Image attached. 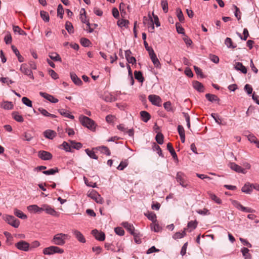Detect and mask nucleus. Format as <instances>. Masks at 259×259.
Segmentation results:
<instances>
[{
  "mask_svg": "<svg viewBox=\"0 0 259 259\" xmlns=\"http://www.w3.org/2000/svg\"><path fill=\"white\" fill-rule=\"evenodd\" d=\"M68 235L59 233L55 235L53 239L52 242L57 245H63L65 243V240L67 239Z\"/></svg>",
  "mask_w": 259,
  "mask_h": 259,
  "instance_id": "1",
  "label": "nucleus"
},
{
  "mask_svg": "<svg viewBox=\"0 0 259 259\" xmlns=\"http://www.w3.org/2000/svg\"><path fill=\"white\" fill-rule=\"evenodd\" d=\"M79 120L82 125L88 127L89 129L93 130L95 128V122L91 118L85 116H81L79 117Z\"/></svg>",
  "mask_w": 259,
  "mask_h": 259,
  "instance_id": "2",
  "label": "nucleus"
},
{
  "mask_svg": "<svg viewBox=\"0 0 259 259\" xmlns=\"http://www.w3.org/2000/svg\"><path fill=\"white\" fill-rule=\"evenodd\" d=\"M63 252V249L56 246H51L44 248L43 250V253L45 255H52L56 253H62Z\"/></svg>",
  "mask_w": 259,
  "mask_h": 259,
  "instance_id": "3",
  "label": "nucleus"
},
{
  "mask_svg": "<svg viewBox=\"0 0 259 259\" xmlns=\"http://www.w3.org/2000/svg\"><path fill=\"white\" fill-rule=\"evenodd\" d=\"M3 218L6 222L14 228H17L19 227L20 221L14 216L7 214L4 215Z\"/></svg>",
  "mask_w": 259,
  "mask_h": 259,
  "instance_id": "4",
  "label": "nucleus"
},
{
  "mask_svg": "<svg viewBox=\"0 0 259 259\" xmlns=\"http://www.w3.org/2000/svg\"><path fill=\"white\" fill-rule=\"evenodd\" d=\"M186 176L181 171L177 172L176 179L177 181L183 187H187L188 184L186 181Z\"/></svg>",
  "mask_w": 259,
  "mask_h": 259,
  "instance_id": "5",
  "label": "nucleus"
},
{
  "mask_svg": "<svg viewBox=\"0 0 259 259\" xmlns=\"http://www.w3.org/2000/svg\"><path fill=\"white\" fill-rule=\"evenodd\" d=\"M233 205L237 209L246 212H254L255 210L251 208L243 206L240 202L236 200L232 201Z\"/></svg>",
  "mask_w": 259,
  "mask_h": 259,
  "instance_id": "6",
  "label": "nucleus"
},
{
  "mask_svg": "<svg viewBox=\"0 0 259 259\" xmlns=\"http://www.w3.org/2000/svg\"><path fill=\"white\" fill-rule=\"evenodd\" d=\"M149 100L152 104L155 106H160L161 105L162 100L160 97L156 95H150L148 96Z\"/></svg>",
  "mask_w": 259,
  "mask_h": 259,
  "instance_id": "7",
  "label": "nucleus"
},
{
  "mask_svg": "<svg viewBox=\"0 0 259 259\" xmlns=\"http://www.w3.org/2000/svg\"><path fill=\"white\" fill-rule=\"evenodd\" d=\"M45 211L48 214L53 216H58V212L51 206L48 204H43L42 205V211Z\"/></svg>",
  "mask_w": 259,
  "mask_h": 259,
  "instance_id": "8",
  "label": "nucleus"
},
{
  "mask_svg": "<svg viewBox=\"0 0 259 259\" xmlns=\"http://www.w3.org/2000/svg\"><path fill=\"white\" fill-rule=\"evenodd\" d=\"M149 56L155 67L157 68H160V62L157 58V56L152 49H151V50L149 51Z\"/></svg>",
  "mask_w": 259,
  "mask_h": 259,
  "instance_id": "9",
  "label": "nucleus"
},
{
  "mask_svg": "<svg viewBox=\"0 0 259 259\" xmlns=\"http://www.w3.org/2000/svg\"><path fill=\"white\" fill-rule=\"evenodd\" d=\"M38 156L39 158L44 160H50L52 158V155L51 153L43 150L38 151Z\"/></svg>",
  "mask_w": 259,
  "mask_h": 259,
  "instance_id": "10",
  "label": "nucleus"
},
{
  "mask_svg": "<svg viewBox=\"0 0 259 259\" xmlns=\"http://www.w3.org/2000/svg\"><path fill=\"white\" fill-rule=\"evenodd\" d=\"M229 167L231 169L237 172L243 174H245L246 173V171L245 169L242 168L240 166L238 165L234 162H231L229 164Z\"/></svg>",
  "mask_w": 259,
  "mask_h": 259,
  "instance_id": "11",
  "label": "nucleus"
},
{
  "mask_svg": "<svg viewBox=\"0 0 259 259\" xmlns=\"http://www.w3.org/2000/svg\"><path fill=\"white\" fill-rule=\"evenodd\" d=\"M16 246L19 250L27 251L29 250V244L25 241H20L16 244Z\"/></svg>",
  "mask_w": 259,
  "mask_h": 259,
  "instance_id": "12",
  "label": "nucleus"
},
{
  "mask_svg": "<svg viewBox=\"0 0 259 259\" xmlns=\"http://www.w3.org/2000/svg\"><path fill=\"white\" fill-rule=\"evenodd\" d=\"M20 70L24 74L29 76L31 78H33L32 72L31 69L28 68L26 64H22Z\"/></svg>",
  "mask_w": 259,
  "mask_h": 259,
  "instance_id": "13",
  "label": "nucleus"
},
{
  "mask_svg": "<svg viewBox=\"0 0 259 259\" xmlns=\"http://www.w3.org/2000/svg\"><path fill=\"white\" fill-rule=\"evenodd\" d=\"M92 234L95 238L99 241H103L105 240V235L102 232H99L97 230L94 229L92 230Z\"/></svg>",
  "mask_w": 259,
  "mask_h": 259,
  "instance_id": "14",
  "label": "nucleus"
},
{
  "mask_svg": "<svg viewBox=\"0 0 259 259\" xmlns=\"http://www.w3.org/2000/svg\"><path fill=\"white\" fill-rule=\"evenodd\" d=\"M39 95L52 103H56L58 102V100L57 99L54 98L53 96L47 93L40 92H39Z\"/></svg>",
  "mask_w": 259,
  "mask_h": 259,
  "instance_id": "15",
  "label": "nucleus"
},
{
  "mask_svg": "<svg viewBox=\"0 0 259 259\" xmlns=\"http://www.w3.org/2000/svg\"><path fill=\"white\" fill-rule=\"evenodd\" d=\"M253 184L249 183H246L242 188V192L250 194L252 191Z\"/></svg>",
  "mask_w": 259,
  "mask_h": 259,
  "instance_id": "16",
  "label": "nucleus"
},
{
  "mask_svg": "<svg viewBox=\"0 0 259 259\" xmlns=\"http://www.w3.org/2000/svg\"><path fill=\"white\" fill-rule=\"evenodd\" d=\"M131 54H132V52L130 50H126L125 51V58L127 60V62L129 63L134 64L136 63V60L135 57L131 56Z\"/></svg>",
  "mask_w": 259,
  "mask_h": 259,
  "instance_id": "17",
  "label": "nucleus"
},
{
  "mask_svg": "<svg viewBox=\"0 0 259 259\" xmlns=\"http://www.w3.org/2000/svg\"><path fill=\"white\" fill-rule=\"evenodd\" d=\"M73 233L76 238L79 242L82 243H84L85 242V239L80 232L78 231V230H74L73 231Z\"/></svg>",
  "mask_w": 259,
  "mask_h": 259,
  "instance_id": "18",
  "label": "nucleus"
},
{
  "mask_svg": "<svg viewBox=\"0 0 259 259\" xmlns=\"http://www.w3.org/2000/svg\"><path fill=\"white\" fill-rule=\"evenodd\" d=\"M44 136L48 139H53L56 136V133L51 130H46L44 132Z\"/></svg>",
  "mask_w": 259,
  "mask_h": 259,
  "instance_id": "19",
  "label": "nucleus"
},
{
  "mask_svg": "<svg viewBox=\"0 0 259 259\" xmlns=\"http://www.w3.org/2000/svg\"><path fill=\"white\" fill-rule=\"evenodd\" d=\"M235 68L236 70L240 71L244 74H246L247 71L246 68L240 62H237L235 63Z\"/></svg>",
  "mask_w": 259,
  "mask_h": 259,
  "instance_id": "20",
  "label": "nucleus"
},
{
  "mask_svg": "<svg viewBox=\"0 0 259 259\" xmlns=\"http://www.w3.org/2000/svg\"><path fill=\"white\" fill-rule=\"evenodd\" d=\"M28 210L30 212H34L35 213H40L42 212V206L38 207L37 205H31L27 207Z\"/></svg>",
  "mask_w": 259,
  "mask_h": 259,
  "instance_id": "21",
  "label": "nucleus"
},
{
  "mask_svg": "<svg viewBox=\"0 0 259 259\" xmlns=\"http://www.w3.org/2000/svg\"><path fill=\"white\" fill-rule=\"evenodd\" d=\"M70 77L72 80V81L77 85H80L82 84V81L81 79L77 77V76L74 73H70Z\"/></svg>",
  "mask_w": 259,
  "mask_h": 259,
  "instance_id": "22",
  "label": "nucleus"
},
{
  "mask_svg": "<svg viewBox=\"0 0 259 259\" xmlns=\"http://www.w3.org/2000/svg\"><path fill=\"white\" fill-rule=\"evenodd\" d=\"M140 115L142 120L145 122H147L151 118L150 114L145 111H141Z\"/></svg>",
  "mask_w": 259,
  "mask_h": 259,
  "instance_id": "23",
  "label": "nucleus"
},
{
  "mask_svg": "<svg viewBox=\"0 0 259 259\" xmlns=\"http://www.w3.org/2000/svg\"><path fill=\"white\" fill-rule=\"evenodd\" d=\"M122 226L127 230L129 232L133 234L135 233V228L132 224L128 223V222H123L122 224Z\"/></svg>",
  "mask_w": 259,
  "mask_h": 259,
  "instance_id": "24",
  "label": "nucleus"
},
{
  "mask_svg": "<svg viewBox=\"0 0 259 259\" xmlns=\"http://www.w3.org/2000/svg\"><path fill=\"white\" fill-rule=\"evenodd\" d=\"M14 214L17 217L21 219H26L27 217L26 214H25L21 210H19L17 208H15L14 210Z\"/></svg>",
  "mask_w": 259,
  "mask_h": 259,
  "instance_id": "25",
  "label": "nucleus"
},
{
  "mask_svg": "<svg viewBox=\"0 0 259 259\" xmlns=\"http://www.w3.org/2000/svg\"><path fill=\"white\" fill-rule=\"evenodd\" d=\"M193 87L200 92L204 91V87L203 84L198 81H195L193 83Z\"/></svg>",
  "mask_w": 259,
  "mask_h": 259,
  "instance_id": "26",
  "label": "nucleus"
},
{
  "mask_svg": "<svg viewBox=\"0 0 259 259\" xmlns=\"http://www.w3.org/2000/svg\"><path fill=\"white\" fill-rule=\"evenodd\" d=\"M13 104L11 102L5 101L1 103V107L6 110H10L13 108Z\"/></svg>",
  "mask_w": 259,
  "mask_h": 259,
  "instance_id": "27",
  "label": "nucleus"
},
{
  "mask_svg": "<svg viewBox=\"0 0 259 259\" xmlns=\"http://www.w3.org/2000/svg\"><path fill=\"white\" fill-rule=\"evenodd\" d=\"M167 149L168 150V151H169V152L170 153L171 156H172V157L174 158V159H176L178 160V157H177V154L172 147V145L171 143H168L167 144Z\"/></svg>",
  "mask_w": 259,
  "mask_h": 259,
  "instance_id": "28",
  "label": "nucleus"
},
{
  "mask_svg": "<svg viewBox=\"0 0 259 259\" xmlns=\"http://www.w3.org/2000/svg\"><path fill=\"white\" fill-rule=\"evenodd\" d=\"M207 194L209 198L217 203L221 204L222 203L221 200L219 197H218L215 194H213L210 192H208Z\"/></svg>",
  "mask_w": 259,
  "mask_h": 259,
  "instance_id": "29",
  "label": "nucleus"
},
{
  "mask_svg": "<svg viewBox=\"0 0 259 259\" xmlns=\"http://www.w3.org/2000/svg\"><path fill=\"white\" fill-rule=\"evenodd\" d=\"M12 116L13 118L18 122H22L24 121V119L22 115H20L17 112H13Z\"/></svg>",
  "mask_w": 259,
  "mask_h": 259,
  "instance_id": "30",
  "label": "nucleus"
},
{
  "mask_svg": "<svg viewBox=\"0 0 259 259\" xmlns=\"http://www.w3.org/2000/svg\"><path fill=\"white\" fill-rule=\"evenodd\" d=\"M198 222L196 221H191L188 223L187 229H190L189 232H191L197 226Z\"/></svg>",
  "mask_w": 259,
  "mask_h": 259,
  "instance_id": "31",
  "label": "nucleus"
},
{
  "mask_svg": "<svg viewBox=\"0 0 259 259\" xmlns=\"http://www.w3.org/2000/svg\"><path fill=\"white\" fill-rule=\"evenodd\" d=\"M249 249L246 247H243L241 249V252L245 259H251V256L249 253Z\"/></svg>",
  "mask_w": 259,
  "mask_h": 259,
  "instance_id": "32",
  "label": "nucleus"
},
{
  "mask_svg": "<svg viewBox=\"0 0 259 259\" xmlns=\"http://www.w3.org/2000/svg\"><path fill=\"white\" fill-rule=\"evenodd\" d=\"M135 77L139 82H143L144 81V77L141 72L135 71L134 72Z\"/></svg>",
  "mask_w": 259,
  "mask_h": 259,
  "instance_id": "33",
  "label": "nucleus"
},
{
  "mask_svg": "<svg viewBox=\"0 0 259 259\" xmlns=\"http://www.w3.org/2000/svg\"><path fill=\"white\" fill-rule=\"evenodd\" d=\"M80 19L81 21L83 23H87L88 22L87 21L85 11L84 9H82L80 12Z\"/></svg>",
  "mask_w": 259,
  "mask_h": 259,
  "instance_id": "34",
  "label": "nucleus"
},
{
  "mask_svg": "<svg viewBox=\"0 0 259 259\" xmlns=\"http://www.w3.org/2000/svg\"><path fill=\"white\" fill-rule=\"evenodd\" d=\"M65 28L69 33L71 34L74 32L73 27L72 23L69 21H67L65 23Z\"/></svg>",
  "mask_w": 259,
  "mask_h": 259,
  "instance_id": "35",
  "label": "nucleus"
},
{
  "mask_svg": "<svg viewBox=\"0 0 259 259\" xmlns=\"http://www.w3.org/2000/svg\"><path fill=\"white\" fill-rule=\"evenodd\" d=\"M164 109L168 112H174V109L171 106V104L169 101L166 102L163 104Z\"/></svg>",
  "mask_w": 259,
  "mask_h": 259,
  "instance_id": "36",
  "label": "nucleus"
},
{
  "mask_svg": "<svg viewBox=\"0 0 259 259\" xmlns=\"http://www.w3.org/2000/svg\"><path fill=\"white\" fill-rule=\"evenodd\" d=\"M225 44L229 48L234 49L236 47V45H233L232 39L229 37H227L226 38Z\"/></svg>",
  "mask_w": 259,
  "mask_h": 259,
  "instance_id": "37",
  "label": "nucleus"
},
{
  "mask_svg": "<svg viewBox=\"0 0 259 259\" xmlns=\"http://www.w3.org/2000/svg\"><path fill=\"white\" fill-rule=\"evenodd\" d=\"M206 98L210 102H214L219 100L218 97L213 94H206L205 95Z\"/></svg>",
  "mask_w": 259,
  "mask_h": 259,
  "instance_id": "38",
  "label": "nucleus"
},
{
  "mask_svg": "<svg viewBox=\"0 0 259 259\" xmlns=\"http://www.w3.org/2000/svg\"><path fill=\"white\" fill-rule=\"evenodd\" d=\"M148 219L151 221L153 223L156 222V215L154 212H151L145 214Z\"/></svg>",
  "mask_w": 259,
  "mask_h": 259,
  "instance_id": "39",
  "label": "nucleus"
},
{
  "mask_svg": "<svg viewBox=\"0 0 259 259\" xmlns=\"http://www.w3.org/2000/svg\"><path fill=\"white\" fill-rule=\"evenodd\" d=\"M59 112L62 115L66 117H68L70 119H73L74 118V116L70 115L69 113H68L66 111H65L63 109H59Z\"/></svg>",
  "mask_w": 259,
  "mask_h": 259,
  "instance_id": "40",
  "label": "nucleus"
},
{
  "mask_svg": "<svg viewBox=\"0 0 259 259\" xmlns=\"http://www.w3.org/2000/svg\"><path fill=\"white\" fill-rule=\"evenodd\" d=\"M13 29L14 32L18 33L20 35H25L26 34V32L22 30L19 26H14L13 27Z\"/></svg>",
  "mask_w": 259,
  "mask_h": 259,
  "instance_id": "41",
  "label": "nucleus"
},
{
  "mask_svg": "<svg viewBox=\"0 0 259 259\" xmlns=\"http://www.w3.org/2000/svg\"><path fill=\"white\" fill-rule=\"evenodd\" d=\"M58 171H59L58 168L56 167L55 168H51L48 170L43 171L42 172H43V174H44L46 175H54L55 173L58 172Z\"/></svg>",
  "mask_w": 259,
  "mask_h": 259,
  "instance_id": "42",
  "label": "nucleus"
},
{
  "mask_svg": "<svg viewBox=\"0 0 259 259\" xmlns=\"http://www.w3.org/2000/svg\"><path fill=\"white\" fill-rule=\"evenodd\" d=\"M156 141L159 144H162L163 143V136L161 133H158L155 137Z\"/></svg>",
  "mask_w": 259,
  "mask_h": 259,
  "instance_id": "43",
  "label": "nucleus"
},
{
  "mask_svg": "<svg viewBox=\"0 0 259 259\" xmlns=\"http://www.w3.org/2000/svg\"><path fill=\"white\" fill-rule=\"evenodd\" d=\"M176 12L177 17L179 21L181 22H183L184 21V17L181 10L180 9H177L176 10Z\"/></svg>",
  "mask_w": 259,
  "mask_h": 259,
  "instance_id": "44",
  "label": "nucleus"
},
{
  "mask_svg": "<svg viewBox=\"0 0 259 259\" xmlns=\"http://www.w3.org/2000/svg\"><path fill=\"white\" fill-rule=\"evenodd\" d=\"M151 229L153 230L154 232H158L161 230V227L155 223H153L151 225Z\"/></svg>",
  "mask_w": 259,
  "mask_h": 259,
  "instance_id": "45",
  "label": "nucleus"
},
{
  "mask_svg": "<svg viewBox=\"0 0 259 259\" xmlns=\"http://www.w3.org/2000/svg\"><path fill=\"white\" fill-rule=\"evenodd\" d=\"M128 23H129V21L128 20H124V19L119 20L117 21V25L120 27H122L123 26L126 27Z\"/></svg>",
  "mask_w": 259,
  "mask_h": 259,
  "instance_id": "46",
  "label": "nucleus"
},
{
  "mask_svg": "<svg viewBox=\"0 0 259 259\" xmlns=\"http://www.w3.org/2000/svg\"><path fill=\"white\" fill-rule=\"evenodd\" d=\"M40 16L41 18L46 22H49L50 20L49 14L47 12L41 11H40Z\"/></svg>",
  "mask_w": 259,
  "mask_h": 259,
  "instance_id": "47",
  "label": "nucleus"
},
{
  "mask_svg": "<svg viewBox=\"0 0 259 259\" xmlns=\"http://www.w3.org/2000/svg\"><path fill=\"white\" fill-rule=\"evenodd\" d=\"M63 14L64 9L63 6H62V5L59 4L57 8V15L62 19L63 18Z\"/></svg>",
  "mask_w": 259,
  "mask_h": 259,
  "instance_id": "48",
  "label": "nucleus"
},
{
  "mask_svg": "<svg viewBox=\"0 0 259 259\" xmlns=\"http://www.w3.org/2000/svg\"><path fill=\"white\" fill-rule=\"evenodd\" d=\"M49 57H50V58L52 60H53L54 61H61V59L60 57V56L56 53H51L50 55H49Z\"/></svg>",
  "mask_w": 259,
  "mask_h": 259,
  "instance_id": "49",
  "label": "nucleus"
},
{
  "mask_svg": "<svg viewBox=\"0 0 259 259\" xmlns=\"http://www.w3.org/2000/svg\"><path fill=\"white\" fill-rule=\"evenodd\" d=\"M22 102L24 104L28 107H31L32 106V102L27 97H23Z\"/></svg>",
  "mask_w": 259,
  "mask_h": 259,
  "instance_id": "50",
  "label": "nucleus"
},
{
  "mask_svg": "<svg viewBox=\"0 0 259 259\" xmlns=\"http://www.w3.org/2000/svg\"><path fill=\"white\" fill-rule=\"evenodd\" d=\"M80 44L84 47H89L91 42L89 39L85 38H81L80 39Z\"/></svg>",
  "mask_w": 259,
  "mask_h": 259,
  "instance_id": "51",
  "label": "nucleus"
},
{
  "mask_svg": "<svg viewBox=\"0 0 259 259\" xmlns=\"http://www.w3.org/2000/svg\"><path fill=\"white\" fill-rule=\"evenodd\" d=\"M128 165L127 160L122 161L120 162L119 165L117 167V169L120 170H122Z\"/></svg>",
  "mask_w": 259,
  "mask_h": 259,
  "instance_id": "52",
  "label": "nucleus"
},
{
  "mask_svg": "<svg viewBox=\"0 0 259 259\" xmlns=\"http://www.w3.org/2000/svg\"><path fill=\"white\" fill-rule=\"evenodd\" d=\"M161 5L163 11L167 13L168 11V3L166 0H161Z\"/></svg>",
  "mask_w": 259,
  "mask_h": 259,
  "instance_id": "53",
  "label": "nucleus"
},
{
  "mask_svg": "<svg viewBox=\"0 0 259 259\" xmlns=\"http://www.w3.org/2000/svg\"><path fill=\"white\" fill-rule=\"evenodd\" d=\"M70 142L71 146L74 149H79L82 147V144L79 142H75L73 141H70Z\"/></svg>",
  "mask_w": 259,
  "mask_h": 259,
  "instance_id": "54",
  "label": "nucleus"
},
{
  "mask_svg": "<svg viewBox=\"0 0 259 259\" xmlns=\"http://www.w3.org/2000/svg\"><path fill=\"white\" fill-rule=\"evenodd\" d=\"M85 152L87 154L92 158L97 159L98 158V157L95 154V152L93 151H91L89 150L88 149L85 150Z\"/></svg>",
  "mask_w": 259,
  "mask_h": 259,
  "instance_id": "55",
  "label": "nucleus"
},
{
  "mask_svg": "<svg viewBox=\"0 0 259 259\" xmlns=\"http://www.w3.org/2000/svg\"><path fill=\"white\" fill-rule=\"evenodd\" d=\"M211 116L215 120V122L219 124H222V119L220 116L216 113H212Z\"/></svg>",
  "mask_w": 259,
  "mask_h": 259,
  "instance_id": "56",
  "label": "nucleus"
},
{
  "mask_svg": "<svg viewBox=\"0 0 259 259\" xmlns=\"http://www.w3.org/2000/svg\"><path fill=\"white\" fill-rule=\"evenodd\" d=\"M100 149H101V151L107 155H110V151L109 149L105 146H102L100 147Z\"/></svg>",
  "mask_w": 259,
  "mask_h": 259,
  "instance_id": "57",
  "label": "nucleus"
},
{
  "mask_svg": "<svg viewBox=\"0 0 259 259\" xmlns=\"http://www.w3.org/2000/svg\"><path fill=\"white\" fill-rule=\"evenodd\" d=\"M61 146L63 149L67 152L71 151V146L69 145L66 142H64Z\"/></svg>",
  "mask_w": 259,
  "mask_h": 259,
  "instance_id": "58",
  "label": "nucleus"
},
{
  "mask_svg": "<svg viewBox=\"0 0 259 259\" xmlns=\"http://www.w3.org/2000/svg\"><path fill=\"white\" fill-rule=\"evenodd\" d=\"M177 31L179 33L184 34V29L182 27V26L179 23H177L176 24Z\"/></svg>",
  "mask_w": 259,
  "mask_h": 259,
  "instance_id": "59",
  "label": "nucleus"
},
{
  "mask_svg": "<svg viewBox=\"0 0 259 259\" xmlns=\"http://www.w3.org/2000/svg\"><path fill=\"white\" fill-rule=\"evenodd\" d=\"M243 34L244 35L243 37H242L240 34H239V36L240 37L241 39L246 40L247 39V38L249 36V33L248 31V30L246 28H244L243 30Z\"/></svg>",
  "mask_w": 259,
  "mask_h": 259,
  "instance_id": "60",
  "label": "nucleus"
},
{
  "mask_svg": "<svg viewBox=\"0 0 259 259\" xmlns=\"http://www.w3.org/2000/svg\"><path fill=\"white\" fill-rule=\"evenodd\" d=\"M115 233L120 236H123L124 234V231L121 227H117L115 228Z\"/></svg>",
  "mask_w": 259,
  "mask_h": 259,
  "instance_id": "61",
  "label": "nucleus"
},
{
  "mask_svg": "<svg viewBox=\"0 0 259 259\" xmlns=\"http://www.w3.org/2000/svg\"><path fill=\"white\" fill-rule=\"evenodd\" d=\"M49 73L50 75L53 78V79H57L58 78V75L57 73L53 70L50 69L49 70Z\"/></svg>",
  "mask_w": 259,
  "mask_h": 259,
  "instance_id": "62",
  "label": "nucleus"
},
{
  "mask_svg": "<svg viewBox=\"0 0 259 259\" xmlns=\"http://www.w3.org/2000/svg\"><path fill=\"white\" fill-rule=\"evenodd\" d=\"M132 235L134 237L135 241L137 243L140 244L141 242V241L140 236L139 235V234H137V233L135 232Z\"/></svg>",
  "mask_w": 259,
  "mask_h": 259,
  "instance_id": "63",
  "label": "nucleus"
},
{
  "mask_svg": "<svg viewBox=\"0 0 259 259\" xmlns=\"http://www.w3.org/2000/svg\"><path fill=\"white\" fill-rule=\"evenodd\" d=\"M6 44H9L12 42V36L10 33H8L4 38Z\"/></svg>",
  "mask_w": 259,
  "mask_h": 259,
  "instance_id": "64",
  "label": "nucleus"
}]
</instances>
